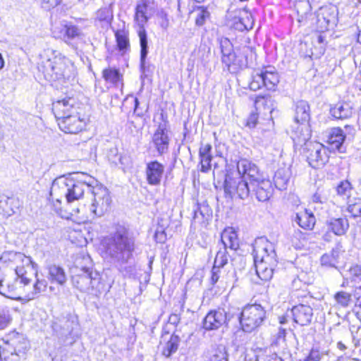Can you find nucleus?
<instances>
[{
    "label": "nucleus",
    "mask_w": 361,
    "mask_h": 361,
    "mask_svg": "<svg viewBox=\"0 0 361 361\" xmlns=\"http://www.w3.org/2000/svg\"><path fill=\"white\" fill-rule=\"evenodd\" d=\"M92 203L90 211L92 216L100 217L109 211L111 198L109 190L102 186L92 187Z\"/></svg>",
    "instance_id": "13"
},
{
    "label": "nucleus",
    "mask_w": 361,
    "mask_h": 361,
    "mask_svg": "<svg viewBox=\"0 0 361 361\" xmlns=\"http://www.w3.org/2000/svg\"><path fill=\"white\" fill-rule=\"evenodd\" d=\"M345 139L343 131L340 128H332L329 136V142L333 148L340 152H343V143Z\"/></svg>",
    "instance_id": "34"
},
{
    "label": "nucleus",
    "mask_w": 361,
    "mask_h": 361,
    "mask_svg": "<svg viewBox=\"0 0 361 361\" xmlns=\"http://www.w3.org/2000/svg\"><path fill=\"white\" fill-rule=\"evenodd\" d=\"M291 176V170L290 167L283 166L279 168L274 176V182L276 188L283 190L287 188L290 178Z\"/></svg>",
    "instance_id": "29"
},
{
    "label": "nucleus",
    "mask_w": 361,
    "mask_h": 361,
    "mask_svg": "<svg viewBox=\"0 0 361 361\" xmlns=\"http://www.w3.org/2000/svg\"><path fill=\"white\" fill-rule=\"evenodd\" d=\"M219 46L221 53V62L227 67L228 70L232 66H241V64L237 60L233 44L228 38L222 37L219 39Z\"/></svg>",
    "instance_id": "19"
},
{
    "label": "nucleus",
    "mask_w": 361,
    "mask_h": 361,
    "mask_svg": "<svg viewBox=\"0 0 361 361\" xmlns=\"http://www.w3.org/2000/svg\"><path fill=\"white\" fill-rule=\"evenodd\" d=\"M212 145L209 143L204 144L201 143V145L199 149V157H202L203 156L209 155L212 154Z\"/></svg>",
    "instance_id": "56"
},
{
    "label": "nucleus",
    "mask_w": 361,
    "mask_h": 361,
    "mask_svg": "<svg viewBox=\"0 0 361 361\" xmlns=\"http://www.w3.org/2000/svg\"><path fill=\"white\" fill-rule=\"evenodd\" d=\"M12 317L8 307H0V330L5 329L11 322Z\"/></svg>",
    "instance_id": "46"
},
{
    "label": "nucleus",
    "mask_w": 361,
    "mask_h": 361,
    "mask_svg": "<svg viewBox=\"0 0 361 361\" xmlns=\"http://www.w3.org/2000/svg\"><path fill=\"white\" fill-rule=\"evenodd\" d=\"M148 4L146 0H140L137 4L134 20L138 26L137 34L140 45V68L145 69V61L148 54V41L145 25L148 21L147 16Z\"/></svg>",
    "instance_id": "9"
},
{
    "label": "nucleus",
    "mask_w": 361,
    "mask_h": 361,
    "mask_svg": "<svg viewBox=\"0 0 361 361\" xmlns=\"http://www.w3.org/2000/svg\"><path fill=\"white\" fill-rule=\"evenodd\" d=\"M293 221L301 228L312 230L315 224V217L312 212L307 209L296 213Z\"/></svg>",
    "instance_id": "32"
},
{
    "label": "nucleus",
    "mask_w": 361,
    "mask_h": 361,
    "mask_svg": "<svg viewBox=\"0 0 361 361\" xmlns=\"http://www.w3.org/2000/svg\"><path fill=\"white\" fill-rule=\"evenodd\" d=\"M312 201L314 203L322 204L325 202V198H324L318 192H316L312 197Z\"/></svg>",
    "instance_id": "61"
},
{
    "label": "nucleus",
    "mask_w": 361,
    "mask_h": 361,
    "mask_svg": "<svg viewBox=\"0 0 361 361\" xmlns=\"http://www.w3.org/2000/svg\"><path fill=\"white\" fill-rule=\"evenodd\" d=\"M92 189L91 184L86 180L60 176L52 183L49 201L53 209L60 216L64 219H72L75 214L79 212V209L68 212L63 209L62 200L66 198L67 204L81 199L85 191L90 192Z\"/></svg>",
    "instance_id": "2"
},
{
    "label": "nucleus",
    "mask_w": 361,
    "mask_h": 361,
    "mask_svg": "<svg viewBox=\"0 0 361 361\" xmlns=\"http://www.w3.org/2000/svg\"><path fill=\"white\" fill-rule=\"evenodd\" d=\"M49 274L51 280L56 281L60 285L64 284L66 281L64 270L59 266H50L49 268Z\"/></svg>",
    "instance_id": "38"
},
{
    "label": "nucleus",
    "mask_w": 361,
    "mask_h": 361,
    "mask_svg": "<svg viewBox=\"0 0 361 361\" xmlns=\"http://www.w3.org/2000/svg\"><path fill=\"white\" fill-rule=\"evenodd\" d=\"M235 317L238 319L242 329L245 332H252L259 327L267 318L265 307L259 304L247 305L239 312L235 309Z\"/></svg>",
    "instance_id": "8"
},
{
    "label": "nucleus",
    "mask_w": 361,
    "mask_h": 361,
    "mask_svg": "<svg viewBox=\"0 0 361 361\" xmlns=\"http://www.w3.org/2000/svg\"><path fill=\"white\" fill-rule=\"evenodd\" d=\"M114 18L112 5L101 8L96 13V19L105 25H110Z\"/></svg>",
    "instance_id": "37"
},
{
    "label": "nucleus",
    "mask_w": 361,
    "mask_h": 361,
    "mask_svg": "<svg viewBox=\"0 0 361 361\" xmlns=\"http://www.w3.org/2000/svg\"><path fill=\"white\" fill-rule=\"evenodd\" d=\"M163 342H164V344L161 350V354L166 357H170L178 350L180 338L179 336L175 333L172 334L166 333L162 335L160 343L162 344Z\"/></svg>",
    "instance_id": "25"
},
{
    "label": "nucleus",
    "mask_w": 361,
    "mask_h": 361,
    "mask_svg": "<svg viewBox=\"0 0 361 361\" xmlns=\"http://www.w3.org/2000/svg\"><path fill=\"white\" fill-rule=\"evenodd\" d=\"M334 298L337 305L342 307H347L352 301V295L345 291H338L335 293Z\"/></svg>",
    "instance_id": "43"
},
{
    "label": "nucleus",
    "mask_w": 361,
    "mask_h": 361,
    "mask_svg": "<svg viewBox=\"0 0 361 361\" xmlns=\"http://www.w3.org/2000/svg\"><path fill=\"white\" fill-rule=\"evenodd\" d=\"M231 28L243 32L250 30L254 26L253 16L247 10H239L229 22Z\"/></svg>",
    "instance_id": "18"
},
{
    "label": "nucleus",
    "mask_w": 361,
    "mask_h": 361,
    "mask_svg": "<svg viewBox=\"0 0 361 361\" xmlns=\"http://www.w3.org/2000/svg\"><path fill=\"white\" fill-rule=\"evenodd\" d=\"M180 319V318L178 314H172L170 315V317L169 318V322L171 324L177 325L179 323Z\"/></svg>",
    "instance_id": "63"
},
{
    "label": "nucleus",
    "mask_w": 361,
    "mask_h": 361,
    "mask_svg": "<svg viewBox=\"0 0 361 361\" xmlns=\"http://www.w3.org/2000/svg\"><path fill=\"white\" fill-rule=\"evenodd\" d=\"M222 269L223 268L213 266L211 276V281L212 284H215L219 280L222 273Z\"/></svg>",
    "instance_id": "54"
},
{
    "label": "nucleus",
    "mask_w": 361,
    "mask_h": 361,
    "mask_svg": "<svg viewBox=\"0 0 361 361\" xmlns=\"http://www.w3.org/2000/svg\"><path fill=\"white\" fill-rule=\"evenodd\" d=\"M201 164V171L207 173L211 169V161L213 159L212 154L200 157Z\"/></svg>",
    "instance_id": "49"
},
{
    "label": "nucleus",
    "mask_w": 361,
    "mask_h": 361,
    "mask_svg": "<svg viewBox=\"0 0 361 361\" xmlns=\"http://www.w3.org/2000/svg\"><path fill=\"white\" fill-rule=\"evenodd\" d=\"M250 186L247 180L238 173L235 176L227 174L225 177L224 184V192L226 196L231 199H247L251 194Z\"/></svg>",
    "instance_id": "10"
},
{
    "label": "nucleus",
    "mask_w": 361,
    "mask_h": 361,
    "mask_svg": "<svg viewBox=\"0 0 361 361\" xmlns=\"http://www.w3.org/2000/svg\"><path fill=\"white\" fill-rule=\"evenodd\" d=\"M299 145L305 146L304 151L311 167L322 168L328 162L330 152L322 144L307 140L305 143Z\"/></svg>",
    "instance_id": "14"
},
{
    "label": "nucleus",
    "mask_w": 361,
    "mask_h": 361,
    "mask_svg": "<svg viewBox=\"0 0 361 361\" xmlns=\"http://www.w3.org/2000/svg\"><path fill=\"white\" fill-rule=\"evenodd\" d=\"M295 7L298 14V23H305L307 21L308 17L311 16V13H310L311 5L308 1H302L298 2Z\"/></svg>",
    "instance_id": "36"
},
{
    "label": "nucleus",
    "mask_w": 361,
    "mask_h": 361,
    "mask_svg": "<svg viewBox=\"0 0 361 361\" xmlns=\"http://www.w3.org/2000/svg\"><path fill=\"white\" fill-rule=\"evenodd\" d=\"M251 192L255 194L256 198L260 202L268 200L272 195L273 188L270 180L262 178L257 182H252Z\"/></svg>",
    "instance_id": "23"
},
{
    "label": "nucleus",
    "mask_w": 361,
    "mask_h": 361,
    "mask_svg": "<svg viewBox=\"0 0 361 361\" xmlns=\"http://www.w3.org/2000/svg\"><path fill=\"white\" fill-rule=\"evenodd\" d=\"M154 238L157 242L163 243L166 240V233L165 230H159L157 228V231L154 234Z\"/></svg>",
    "instance_id": "57"
},
{
    "label": "nucleus",
    "mask_w": 361,
    "mask_h": 361,
    "mask_svg": "<svg viewBox=\"0 0 361 361\" xmlns=\"http://www.w3.org/2000/svg\"><path fill=\"white\" fill-rule=\"evenodd\" d=\"M324 355L317 348H312L306 357L310 361H320Z\"/></svg>",
    "instance_id": "53"
},
{
    "label": "nucleus",
    "mask_w": 361,
    "mask_h": 361,
    "mask_svg": "<svg viewBox=\"0 0 361 361\" xmlns=\"http://www.w3.org/2000/svg\"><path fill=\"white\" fill-rule=\"evenodd\" d=\"M197 16L195 18V24L202 26L204 24L207 19L210 16V13L207 8L204 6L198 7L197 9Z\"/></svg>",
    "instance_id": "47"
},
{
    "label": "nucleus",
    "mask_w": 361,
    "mask_h": 361,
    "mask_svg": "<svg viewBox=\"0 0 361 361\" xmlns=\"http://www.w3.org/2000/svg\"><path fill=\"white\" fill-rule=\"evenodd\" d=\"M228 255L227 250L219 247V250L216 255L214 266L224 268L228 263Z\"/></svg>",
    "instance_id": "45"
},
{
    "label": "nucleus",
    "mask_w": 361,
    "mask_h": 361,
    "mask_svg": "<svg viewBox=\"0 0 361 361\" xmlns=\"http://www.w3.org/2000/svg\"><path fill=\"white\" fill-rule=\"evenodd\" d=\"M1 260L4 262H11L14 266L16 277L11 279L8 275L0 277V294L12 300H19L22 286L28 285L31 278L28 276V271H35L37 276V264L32 262L30 257L23 253L13 251L5 252L1 257Z\"/></svg>",
    "instance_id": "1"
},
{
    "label": "nucleus",
    "mask_w": 361,
    "mask_h": 361,
    "mask_svg": "<svg viewBox=\"0 0 361 361\" xmlns=\"http://www.w3.org/2000/svg\"><path fill=\"white\" fill-rule=\"evenodd\" d=\"M80 108L73 97H66L52 104V111L59 128L66 133L76 134L85 127L86 122L81 117Z\"/></svg>",
    "instance_id": "5"
},
{
    "label": "nucleus",
    "mask_w": 361,
    "mask_h": 361,
    "mask_svg": "<svg viewBox=\"0 0 361 361\" xmlns=\"http://www.w3.org/2000/svg\"><path fill=\"white\" fill-rule=\"evenodd\" d=\"M252 254L257 276L262 281H269L278 265L274 245L266 238H258L253 244Z\"/></svg>",
    "instance_id": "6"
},
{
    "label": "nucleus",
    "mask_w": 361,
    "mask_h": 361,
    "mask_svg": "<svg viewBox=\"0 0 361 361\" xmlns=\"http://www.w3.org/2000/svg\"><path fill=\"white\" fill-rule=\"evenodd\" d=\"M79 326L78 319L76 315L68 314L53 323L54 331L59 337L67 338L68 336L74 338L78 336Z\"/></svg>",
    "instance_id": "16"
},
{
    "label": "nucleus",
    "mask_w": 361,
    "mask_h": 361,
    "mask_svg": "<svg viewBox=\"0 0 361 361\" xmlns=\"http://www.w3.org/2000/svg\"><path fill=\"white\" fill-rule=\"evenodd\" d=\"M20 207V202L15 197H7L4 195H0V209L6 216L13 215Z\"/></svg>",
    "instance_id": "27"
},
{
    "label": "nucleus",
    "mask_w": 361,
    "mask_h": 361,
    "mask_svg": "<svg viewBox=\"0 0 361 361\" xmlns=\"http://www.w3.org/2000/svg\"><path fill=\"white\" fill-rule=\"evenodd\" d=\"M104 246L106 254L121 272L131 271V267L126 265L133 257L135 241L125 226H116L115 231L104 240Z\"/></svg>",
    "instance_id": "3"
},
{
    "label": "nucleus",
    "mask_w": 361,
    "mask_h": 361,
    "mask_svg": "<svg viewBox=\"0 0 361 361\" xmlns=\"http://www.w3.org/2000/svg\"><path fill=\"white\" fill-rule=\"evenodd\" d=\"M351 189V184L348 180L341 181L336 188L337 192L340 195H348Z\"/></svg>",
    "instance_id": "48"
},
{
    "label": "nucleus",
    "mask_w": 361,
    "mask_h": 361,
    "mask_svg": "<svg viewBox=\"0 0 361 361\" xmlns=\"http://www.w3.org/2000/svg\"><path fill=\"white\" fill-rule=\"evenodd\" d=\"M258 122V114L251 113L248 116L246 122V126L250 128H255Z\"/></svg>",
    "instance_id": "55"
},
{
    "label": "nucleus",
    "mask_w": 361,
    "mask_h": 361,
    "mask_svg": "<svg viewBox=\"0 0 361 361\" xmlns=\"http://www.w3.org/2000/svg\"><path fill=\"white\" fill-rule=\"evenodd\" d=\"M53 34L74 49L77 48V42L85 37V33L80 26L67 21L61 23L60 27H56Z\"/></svg>",
    "instance_id": "12"
},
{
    "label": "nucleus",
    "mask_w": 361,
    "mask_h": 361,
    "mask_svg": "<svg viewBox=\"0 0 361 361\" xmlns=\"http://www.w3.org/2000/svg\"><path fill=\"white\" fill-rule=\"evenodd\" d=\"M206 361H228L224 348L212 349L207 356Z\"/></svg>",
    "instance_id": "44"
},
{
    "label": "nucleus",
    "mask_w": 361,
    "mask_h": 361,
    "mask_svg": "<svg viewBox=\"0 0 361 361\" xmlns=\"http://www.w3.org/2000/svg\"><path fill=\"white\" fill-rule=\"evenodd\" d=\"M168 226H169V220L168 219H164L163 218H161L159 219L157 228H159V230H165L166 231V229L167 228Z\"/></svg>",
    "instance_id": "62"
},
{
    "label": "nucleus",
    "mask_w": 361,
    "mask_h": 361,
    "mask_svg": "<svg viewBox=\"0 0 361 361\" xmlns=\"http://www.w3.org/2000/svg\"><path fill=\"white\" fill-rule=\"evenodd\" d=\"M211 216V211L208 205H197V208L194 210L193 219L197 222H203L204 220L207 221Z\"/></svg>",
    "instance_id": "41"
},
{
    "label": "nucleus",
    "mask_w": 361,
    "mask_h": 361,
    "mask_svg": "<svg viewBox=\"0 0 361 361\" xmlns=\"http://www.w3.org/2000/svg\"><path fill=\"white\" fill-rule=\"evenodd\" d=\"M316 42L317 43L318 46H319V53L324 54V52L325 51V46H326L324 37L321 34L317 35V39H316Z\"/></svg>",
    "instance_id": "58"
},
{
    "label": "nucleus",
    "mask_w": 361,
    "mask_h": 361,
    "mask_svg": "<svg viewBox=\"0 0 361 361\" xmlns=\"http://www.w3.org/2000/svg\"><path fill=\"white\" fill-rule=\"evenodd\" d=\"M102 76L104 80L114 85H116L121 80V75L118 69L108 68L102 71Z\"/></svg>",
    "instance_id": "40"
},
{
    "label": "nucleus",
    "mask_w": 361,
    "mask_h": 361,
    "mask_svg": "<svg viewBox=\"0 0 361 361\" xmlns=\"http://www.w3.org/2000/svg\"><path fill=\"white\" fill-rule=\"evenodd\" d=\"M350 271L353 275L360 276L361 275V267L355 265L350 268Z\"/></svg>",
    "instance_id": "64"
},
{
    "label": "nucleus",
    "mask_w": 361,
    "mask_h": 361,
    "mask_svg": "<svg viewBox=\"0 0 361 361\" xmlns=\"http://www.w3.org/2000/svg\"><path fill=\"white\" fill-rule=\"evenodd\" d=\"M100 279L98 272L89 268H83L81 273L72 277V282L74 287L80 291L97 295L101 293Z\"/></svg>",
    "instance_id": "11"
},
{
    "label": "nucleus",
    "mask_w": 361,
    "mask_h": 361,
    "mask_svg": "<svg viewBox=\"0 0 361 361\" xmlns=\"http://www.w3.org/2000/svg\"><path fill=\"white\" fill-rule=\"evenodd\" d=\"M235 308H218L207 313L203 321V328L205 330H216L226 325L235 317Z\"/></svg>",
    "instance_id": "15"
},
{
    "label": "nucleus",
    "mask_w": 361,
    "mask_h": 361,
    "mask_svg": "<svg viewBox=\"0 0 361 361\" xmlns=\"http://www.w3.org/2000/svg\"><path fill=\"white\" fill-rule=\"evenodd\" d=\"M263 86L267 90H273L279 82L278 73L273 71L265 70L260 73Z\"/></svg>",
    "instance_id": "35"
},
{
    "label": "nucleus",
    "mask_w": 361,
    "mask_h": 361,
    "mask_svg": "<svg viewBox=\"0 0 361 361\" xmlns=\"http://www.w3.org/2000/svg\"><path fill=\"white\" fill-rule=\"evenodd\" d=\"M263 86L262 79L261 78L260 74L257 73L252 76V81L249 84V87L253 91H256L260 89Z\"/></svg>",
    "instance_id": "50"
},
{
    "label": "nucleus",
    "mask_w": 361,
    "mask_h": 361,
    "mask_svg": "<svg viewBox=\"0 0 361 361\" xmlns=\"http://www.w3.org/2000/svg\"><path fill=\"white\" fill-rule=\"evenodd\" d=\"M38 69L49 81L68 80L73 77V66L58 51L48 48L39 55Z\"/></svg>",
    "instance_id": "4"
},
{
    "label": "nucleus",
    "mask_w": 361,
    "mask_h": 361,
    "mask_svg": "<svg viewBox=\"0 0 361 361\" xmlns=\"http://www.w3.org/2000/svg\"><path fill=\"white\" fill-rule=\"evenodd\" d=\"M310 120V107L304 100L297 102L295 109V126H293L291 137L295 145H302L310 140L311 129L309 121Z\"/></svg>",
    "instance_id": "7"
},
{
    "label": "nucleus",
    "mask_w": 361,
    "mask_h": 361,
    "mask_svg": "<svg viewBox=\"0 0 361 361\" xmlns=\"http://www.w3.org/2000/svg\"><path fill=\"white\" fill-rule=\"evenodd\" d=\"M164 172V166L158 161H152L147 164L145 169L146 180L151 185H159Z\"/></svg>",
    "instance_id": "22"
},
{
    "label": "nucleus",
    "mask_w": 361,
    "mask_h": 361,
    "mask_svg": "<svg viewBox=\"0 0 361 361\" xmlns=\"http://www.w3.org/2000/svg\"><path fill=\"white\" fill-rule=\"evenodd\" d=\"M335 8L332 6H322L316 12L317 28L320 31L328 30L330 24H334L336 20Z\"/></svg>",
    "instance_id": "21"
},
{
    "label": "nucleus",
    "mask_w": 361,
    "mask_h": 361,
    "mask_svg": "<svg viewBox=\"0 0 361 361\" xmlns=\"http://www.w3.org/2000/svg\"><path fill=\"white\" fill-rule=\"evenodd\" d=\"M238 173L245 177L248 183L257 182L264 178L259 172L257 166L247 159H241L237 164Z\"/></svg>",
    "instance_id": "20"
},
{
    "label": "nucleus",
    "mask_w": 361,
    "mask_h": 361,
    "mask_svg": "<svg viewBox=\"0 0 361 361\" xmlns=\"http://www.w3.org/2000/svg\"><path fill=\"white\" fill-rule=\"evenodd\" d=\"M109 159L112 162H114L116 165L120 164L121 166H124L125 165V160L126 159V158L122 157L121 154H116L114 157H111V155H110L109 156Z\"/></svg>",
    "instance_id": "59"
},
{
    "label": "nucleus",
    "mask_w": 361,
    "mask_h": 361,
    "mask_svg": "<svg viewBox=\"0 0 361 361\" xmlns=\"http://www.w3.org/2000/svg\"><path fill=\"white\" fill-rule=\"evenodd\" d=\"M62 0H43V3L47 5V8H54L61 4Z\"/></svg>",
    "instance_id": "60"
},
{
    "label": "nucleus",
    "mask_w": 361,
    "mask_h": 361,
    "mask_svg": "<svg viewBox=\"0 0 361 361\" xmlns=\"http://www.w3.org/2000/svg\"><path fill=\"white\" fill-rule=\"evenodd\" d=\"M257 133L256 137L260 140L262 145H268L272 142L274 133L271 129L259 128Z\"/></svg>",
    "instance_id": "42"
},
{
    "label": "nucleus",
    "mask_w": 361,
    "mask_h": 361,
    "mask_svg": "<svg viewBox=\"0 0 361 361\" xmlns=\"http://www.w3.org/2000/svg\"><path fill=\"white\" fill-rule=\"evenodd\" d=\"M347 211L353 218L361 216V202H356L348 205Z\"/></svg>",
    "instance_id": "52"
},
{
    "label": "nucleus",
    "mask_w": 361,
    "mask_h": 361,
    "mask_svg": "<svg viewBox=\"0 0 361 361\" xmlns=\"http://www.w3.org/2000/svg\"><path fill=\"white\" fill-rule=\"evenodd\" d=\"M331 115L336 119H347L353 115V108L346 102H338L330 109Z\"/></svg>",
    "instance_id": "33"
},
{
    "label": "nucleus",
    "mask_w": 361,
    "mask_h": 361,
    "mask_svg": "<svg viewBox=\"0 0 361 361\" xmlns=\"http://www.w3.org/2000/svg\"><path fill=\"white\" fill-rule=\"evenodd\" d=\"M47 286V282L44 279H37L35 283L34 284V292L32 294L34 295H38L41 292H44L46 290Z\"/></svg>",
    "instance_id": "51"
},
{
    "label": "nucleus",
    "mask_w": 361,
    "mask_h": 361,
    "mask_svg": "<svg viewBox=\"0 0 361 361\" xmlns=\"http://www.w3.org/2000/svg\"><path fill=\"white\" fill-rule=\"evenodd\" d=\"M328 230L335 235L341 236L347 232L349 228L348 220L345 218H334L326 221Z\"/></svg>",
    "instance_id": "28"
},
{
    "label": "nucleus",
    "mask_w": 361,
    "mask_h": 361,
    "mask_svg": "<svg viewBox=\"0 0 361 361\" xmlns=\"http://www.w3.org/2000/svg\"><path fill=\"white\" fill-rule=\"evenodd\" d=\"M338 254V251L335 249H333L330 253L324 254L320 259L321 264L327 267H335Z\"/></svg>",
    "instance_id": "39"
},
{
    "label": "nucleus",
    "mask_w": 361,
    "mask_h": 361,
    "mask_svg": "<svg viewBox=\"0 0 361 361\" xmlns=\"http://www.w3.org/2000/svg\"><path fill=\"white\" fill-rule=\"evenodd\" d=\"M255 106L256 110H263L265 115L268 112L270 114V118H271V114L276 107L274 99L270 95L257 97Z\"/></svg>",
    "instance_id": "31"
},
{
    "label": "nucleus",
    "mask_w": 361,
    "mask_h": 361,
    "mask_svg": "<svg viewBox=\"0 0 361 361\" xmlns=\"http://www.w3.org/2000/svg\"><path fill=\"white\" fill-rule=\"evenodd\" d=\"M116 37L118 49L121 51H126L130 47L129 31L124 21L118 23L117 27H112Z\"/></svg>",
    "instance_id": "26"
},
{
    "label": "nucleus",
    "mask_w": 361,
    "mask_h": 361,
    "mask_svg": "<svg viewBox=\"0 0 361 361\" xmlns=\"http://www.w3.org/2000/svg\"><path fill=\"white\" fill-rule=\"evenodd\" d=\"M170 138L167 130V123L163 121L158 125L152 137V144L156 149L159 155L168 152Z\"/></svg>",
    "instance_id": "17"
},
{
    "label": "nucleus",
    "mask_w": 361,
    "mask_h": 361,
    "mask_svg": "<svg viewBox=\"0 0 361 361\" xmlns=\"http://www.w3.org/2000/svg\"><path fill=\"white\" fill-rule=\"evenodd\" d=\"M220 247L222 248H230L236 250L239 247V242L237 233L232 230H224L221 235Z\"/></svg>",
    "instance_id": "30"
},
{
    "label": "nucleus",
    "mask_w": 361,
    "mask_h": 361,
    "mask_svg": "<svg viewBox=\"0 0 361 361\" xmlns=\"http://www.w3.org/2000/svg\"><path fill=\"white\" fill-rule=\"evenodd\" d=\"M293 319L295 323L301 325H308L313 316L312 308L309 305L300 304L292 308Z\"/></svg>",
    "instance_id": "24"
}]
</instances>
